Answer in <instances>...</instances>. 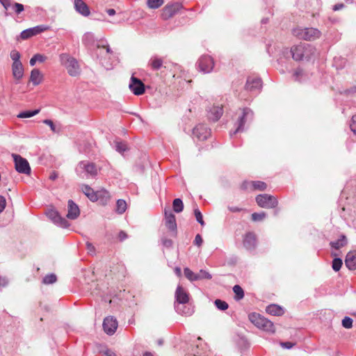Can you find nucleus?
<instances>
[{"label":"nucleus","mask_w":356,"mask_h":356,"mask_svg":"<svg viewBox=\"0 0 356 356\" xmlns=\"http://www.w3.org/2000/svg\"><path fill=\"white\" fill-rule=\"evenodd\" d=\"M197 66L200 72L210 73L214 67L213 59L210 56L203 55L198 59Z\"/></svg>","instance_id":"obj_9"},{"label":"nucleus","mask_w":356,"mask_h":356,"mask_svg":"<svg viewBox=\"0 0 356 356\" xmlns=\"http://www.w3.org/2000/svg\"><path fill=\"white\" fill-rule=\"evenodd\" d=\"M348 243L346 236L341 234L336 241H331L329 245H346Z\"/></svg>","instance_id":"obj_46"},{"label":"nucleus","mask_w":356,"mask_h":356,"mask_svg":"<svg viewBox=\"0 0 356 356\" xmlns=\"http://www.w3.org/2000/svg\"><path fill=\"white\" fill-rule=\"evenodd\" d=\"M173 211L176 213H181L184 209V204L180 198H176L172 202Z\"/></svg>","instance_id":"obj_35"},{"label":"nucleus","mask_w":356,"mask_h":356,"mask_svg":"<svg viewBox=\"0 0 356 356\" xmlns=\"http://www.w3.org/2000/svg\"><path fill=\"white\" fill-rule=\"evenodd\" d=\"M164 3V0H147V5L151 9H156Z\"/></svg>","instance_id":"obj_39"},{"label":"nucleus","mask_w":356,"mask_h":356,"mask_svg":"<svg viewBox=\"0 0 356 356\" xmlns=\"http://www.w3.org/2000/svg\"><path fill=\"white\" fill-rule=\"evenodd\" d=\"M48 29V26L45 25H39L33 28H30L22 31L20 38L22 40H26L32 36L36 35L42 32L45 31Z\"/></svg>","instance_id":"obj_14"},{"label":"nucleus","mask_w":356,"mask_h":356,"mask_svg":"<svg viewBox=\"0 0 356 356\" xmlns=\"http://www.w3.org/2000/svg\"><path fill=\"white\" fill-rule=\"evenodd\" d=\"M8 284V280L6 277L0 275V288L5 287Z\"/></svg>","instance_id":"obj_56"},{"label":"nucleus","mask_w":356,"mask_h":356,"mask_svg":"<svg viewBox=\"0 0 356 356\" xmlns=\"http://www.w3.org/2000/svg\"><path fill=\"white\" fill-rule=\"evenodd\" d=\"M74 8L79 13L85 17L88 16L90 13L89 7L83 0H74Z\"/></svg>","instance_id":"obj_20"},{"label":"nucleus","mask_w":356,"mask_h":356,"mask_svg":"<svg viewBox=\"0 0 356 356\" xmlns=\"http://www.w3.org/2000/svg\"><path fill=\"white\" fill-rule=\"evenodd\" d=\"M252 190H259L264 191L266 189L267 185L265 182L261 181H250Z\"/></svg>","instance_id":"obj_33"},{"label":"nucleus","mask_w":356,"mask_h":356,"mask_svg":"<svg viewBox=\"0 0 356 356\" xmlns=\"http://www.w3.org/2000/svg\"><path fill=\"white\" fill-rule=\"evenodd\" d=\"M97 200L103 205L106 204L111 198L109 192L106 190L97 191Z\"/></svg>","instance_id":"obj_28"},{"label":"nucleus","mask_w":356,"mask_h":356,"mask_svg":"<svg viewBox=\"0 0 356 356\" xmlns=\"http://www.w3.org/2000/svg\"><path fill=\"white\" fill-rule=\"evenodd\" d=\"M12 156L15 162V168L17 172L25 175H29L31 173V167L26 159L16 154H13Z\"/></svg>","instance_id":"obj_8"},{"label":"nucleus","mask_w":356,"mask_h":356,"mask_svg":"<svg viewBox=\"0 0 356 356\" xmlns=\"http://www.w3.org/2000/svg\"><path fill=\"white\" fill-rule=\"evenodd\" d=\"M42 79V75L38 69H33L31 72L30 81L34 86L39 85Z\"/></svg>","instance_id":"obj_26"},{"label":"nucleus","mask_w":356,"mask_h":356,"mask_svg":"<svg viewBox=\"0 0 356 356\" xmlns=\"http://www.w3.org/2000/svg\"><path fill=\"white\" fill-rule=\"evenodd\" d=\"M266 312L270 315L277 316H282L284 313V309L275 304H272L266 307Z\"/></svg>","instance_id":"obj_24"},{"label":"nucleus","mask_w":356,"mask_h":356,"mask_svg":"<svg viewBox=\"0 0 356 356\" xmlns=\"http://www.w3.org/2000/svg\"><path fill=\"white\" fill-rule=\"evenodd\" d=\"M193 135L199 140H204L210 136L211 130L205 124H199L193 129Z\"/></svg>","instance_id":"obj_12"},{"label":"nucleus","mask_w":356,"mask_h":356,"mask_svg":"<svg viewBox=\"0 0 356 356\" xmlns=\"http://www.w3.org/2000/svg\"><path fill=\"white\" fill-rule=\"evenodd\" d=\"M111 271L114 274H118L122 277H124L126 273V268L122 263L118 264L117 266L112 267Z\"/></svg>","instance_id":"obj_36"},{"label":"nucleus","mask_w":356,"mask_h":356,"mask_svg":"<svg viewBox=\"0 0 356 356\" xmlns=\"http://www.w3.org/2000/svg\"><path fill=\"white\" fill-rule=\"evenodd\" d=\"M293 76L295 81L300 82L304 79L305 74L301 68H297L294 71Z\"/></svg>","instance_id":"obj_45"},{"label":"nucleus","mask_w":356,"mask_h":356,"mask_svg":"<svg viewBox=\"0 0 356 356\" xmlns=\"http://www.w3.org/2000/svg\"><path fill=\"white\" fill-rule=\"evenodd\" d=\"M81 189L83 193L90 199V200L92 202L97 201V191H95L88 185H83Z\"/></svg>","instance_id":"obj_25"},{"label":"nucleus","mask_w":356,"mask_h":356,"mask_svg":"<svg viewBox=\"0 0 356 356\" xmlns=\"http://www.w3.org/2000/svg\"><path fill=\"white\" fill-rule=\"evenodd\" d=\"M43 122H44V124H46L49 125V127H50V129H51V130L53 132H56V131H57V130H56V126H55V124H54V122H53L51 120H48V119L44 120L43 121Z\"/></svg>","instance_id":"obj_54"},{"label":"nucleus","mask_w":356,"mask_h":356,"mask_svg":"<svg viewBox=\"0 0 356 356\" xmlns=\"http://www.w3.org/2000/svg\"><path fill=\"white\" fill-rule=\"evenodd\" d=\"M67 217L69 219L74 220L77 218L80 214V210L76 204H75L72 200L68 201L67 204Z\"/></svg>","instance_id":"obj_19"},{"label":"nucleus","mask_w":356,"mask_h":356,"mask_svg":"<svg viewBox=\"0 0 356 356\" xmlns=\"http://www.w3.org/2000/svg\"><path fill=\"white\" fill-rule=\"evenodd\" d=\"M316 52V48L307 43H300L291 48L292 58L296 61L309 60L315 56Z\"/></svg>","instance_id":"obj_1"},{"label":"nucleus","mask_w":356,"mask_h":356,"mask_svg":"<svg viewBox=\"0 0 356 356\" xmlns=\"http://www.w3.org/2000/svg\"><path fill=\"white\" fill-rule=\"evenodd\" d=\"M293 34L297 38L304 40H314L321 36V32L314 28H296Z\"/></svg>","instance_id":"obj_4"},{"label":"nucleus","mask_w":356,"mask_h":356,"mask_svg":"<svg viewBox=\"0 0 356 356\" xmlns=\"http://www.w3.org/2000/svg\"><path fill=\"white\" fill-rule=\"evenodd\" d=\"M343 264L342 260L339 258H334L332 261V269L334 271H339L340 268H341V266Z\"/></svg>","instance_id":"obj_49"},{"label":"nucleus","mask_w":356,"mask_h":356,"mask_svg":"<svg viewBox=\"0 0 356 356\" xmlns=\"http://www.w3.org/2000/svg\"><path fill=\"white\" fill-rule=\"evenodd\" d=\"M115 149L120 153H123L127 150V145L122 141L114 142Z\"/></svg>","instance_id":"obj_41"},{"label":"nucleus","mask_w":356,"mask_h":356,"mask_svg":"<svg viewBox=\"0 0 356 356\" xmlns=\"http://www.w3.org/2000/svg\"><path fill=\"white\" fill-rule=\"evenodd\" d=\"M214 305L219 310L221 311H225L229 307L228 304L225 301L220 299H216L214 301Z\"/></svg>","instance_id":"obj_44"},{"label":"nucleus","mask_w":356,"mask_h":356,"mask_svg":"<svg viewBox=\"0 0 356 356\" xmlns=\"http://www.w3.org/2000/svg\"><path fill=\"white\" fill-rule=\"evenodd\" d=\"M104 49H106L105 54L106 55L112 54V51L110 49V47H109L108 44H107L106 41H101L100 44H97L96 54L99 56V55H101L102 54V51H103Z\"/></svg>","instance_id":"obj_29"},{"label":"nucleus","mask_w":356,"mask_h":356,"mask_svg":"<svg viewBox=\"0 0 356 356\" xmlns=\"http://www.w3.org/2000/svg\"><path fill=\"white\" fill-rule=\"evenodd\" d=\"M0 3L6 10H8L10 6V0H0Z\"/></svg>","instance_id":"obj_61"},{"label":"nucleus","mask_w":356,"mask_h":356,"mask_svg":"<svg viewBox=\"0 0 356 356\" xmlns=\"http://www.w3.org/2000/svg\"><path fill=\"white\" fill-rule=\"evenodd\" d=\"M294 345H295V343H293L292 342H289V341L281 343V346L284 348H286V349L291 348Z\"/></svg>","instance_id":"obj_57"},{"label":"nucleus","mask_w":356,"mask_h":356,"mask_svg":"<svg viewBox=\"0 0 356 356\" xmlns=\"http://www.w3.org/2000/svg\"><path fill=\"white\" fill-rule=\"evenodd\" d=\"M60 61L71 76H76L81 72L79 64L76 58L67 54L60 55Z\"/></svg>","instance_id":"obj_2"},{"label":"nucleus","mask_w":356,"mask_h":356,"mask_svg":"<svg viewBox=\"0 0 356 356\" xmlns=\"http://www.w3.org/2000/svg\"><path fill=\"white\" fill-rule=\"evenodd\" d=\"M12 73L13 77L19 81L24 76V67L22 63H15L12 64Z\"/></svg>","instance_id":"obj_22"},{"label":"nucleus","mask_w":356,"mask_h":356,"mask_svg":"<svg viewBox=\"0 0 356 356\" xmlns=\"http://www.w3.org/2000/svg\"><path fill=\"white\" fill-rule=\"evenodd\" d=\"M261 79L257 77H248L245 84L246 90L250 92H259L261 88Z\"/></svg>","instance_id":"obj_17"},{"label":"nucleus","mask_w":356,"mask_h":356,"mask_svg":"<svg viewBox=\"0 0 356 356\" xmlns=\"http://www.w3.org/2000/svg\"><path fill=\"white\" fill-rule=\"evenodd\" d=\"M46 214L48 218L56 225L62 228H67L70 226V222L65 218L61 217L57 211L49 209Z\"/></svg>","instance_id":"obj_10"},{"label":"nucleus","mask_w":356,"mask_h":356,"mask_svg":"<svg viewBox=\"0 0 356 356\" xmlns=\"http://www.w3.org/2000/svg\"><path fill=\"white\" fill-rule=\"evenodd\" d=\"M202 242L203 240L202 236L200 234H197L194 240L195 245H201Z\"/></svg>","instance_id":"obj_62"},{"label":"nucleus","mask_w":356,"mask_h":356,"mask_svg":"<svg viewBox=\"0 0 356 356\" xmlns=\"http://www.w3.org/2000/svg\"><path fill=\"white\" fill-rule=\"evenodd\" d=\"M223 113V109L220 106H213L209 113V118L212 121H218Z\"/></svg>","instance_id":"obj_23"},{"label":"nucleus","mask_w":356,"mask_h":356,"mask_svg":"<svg viewBox=\"0 0 356 356\" xmlns=\"http://www.w3.org/2000/svg\"><path fill=\"white\" fill-rule=\"evenodd\" d=\"M77 175L82 178L95 177L97 175L98 169L96 165L88 161H81L76 168Z\"/></svg>","instance_id":"obj_5"},{"label":"nucleus","mask_w":356,"mask_h":356,"mask_svg":"<svg viewBox=\"0 0 356 356\" xmlns=\"http://www.w3.org/2000/svg\"><path fill=\"white\" fill-rule=\"evenodd\" d=\"M175 309L177 313L181 315L191 316L193 313L192 308L185 306L184 305H177Z\"/></svg>","instance_id":"obj_30"},{"label":"nucleus","mask_w":356,"mask_h":356,"mask_svg":"<svg viewBox=\"0 0 356 356\" xmlns=\"http://www.w3.org/2000/svg\"><path fill=\"white\" fill-rule=\"evenodd\" d=\"M46 60V56L44 55L36 54L30 60V65L34 66L36 62L43 63Z\"/></svg>","instance_id":"obj_40"},{"label":"nucleus","mask_w":356,"mask_h":356,"mask_svg":"<svg viewBox=\"0 0 356 356\" xmlns=\"http://www.w3.org/2000/svg\"><path fill=\"white\" fill-rule=\"evenodd\" d=\"M103 328L104 332L109 335L113 334L118 327V322L113 316H108L104 319Z\"/></svg>","instance_id":"obj_16"},{"label":"nucleus","mask_w":356,"mask_h":356,"mask_svg":"<svg viewBox=\"0 0 356 356\" xmlns=\"http://www.w3.org/2000/svg\"><path fill=\"white\" fill-rule=\"evenodd\" d=\"M13 8L17 14L21 13L24 10V6L19 3H15Z\"/></svg>","instance_id":"obj_53"},{"label":"nucleus","mask_w":356,"mask_h":356,"mask_svg":"<svg viewBox=\"0 0 356 356\" xmlns=\"http://www.w3.org/2000/svg\"><path fill=\"white\" fill-rule=\"evenodd\" d=\"M102 353L104 354V356H117L113 351L108 348H106L104 350H102Z\"/></svg>","instance_id":"obj_59"},{"label":"nucleus","mask_w":356,"mask_h":356,"mask_svg":"<svg viewBox=\"0 0 356 356\" xmlns=\"http://www.w3.org/2000/svg\"><path fill=\"white\" fill-rule=\"evenodd\" d=\"M211 278H212L211 275L206 270H200V272L198 273H197V280H204V279L211 280Z\"/></svg>","instance_id":"obj_47"},{"label":"nucleus","mask_w":356,"mask_h":356,"mask_svg":"<svg viewBox=\"0 0 356 356\" xmlns=\"http://www.w3.org/2000/svg\"><path fill=\"white\" fill-rule=\"evenodd\" d=\"M20 57H21V55H20L19 52L17 51V50L14 49L10 51V58L13 60V63H22L20 61Z\"/></svg>","instance_id":"obj_50"},{"label":"nucleus","mask_w":356,"mask_h":356,"mask_svg":"<svg viewBox=\"0 0 356 356\" xmlns=\"http://www.w3.org/2000/svg\"><path fill=\"white\" fill-rule=\"evenodd\" d=\"M177 305H184L189 300L188 293L181 286H178L175 291Z\"/></svg>","instance_id":"obj_18"},{"label":"nucleus","mask_w":356,"mask_h":356,"mask_svg":"<svg viewBox=\"0 0 356 356\" xmlns=\"http://www.w3.org/2000/svg\"><path fill=\"white\" fill-rule=\"evenodd\" d=\"M350 127L354 134L356 135V115L353 116Z\"/></svg>","instance_id":"obj_55"},{"label":"nucleus","mask_w":356,"mask_h":356,"mask_svg":"<svg viewBox=\"0 0 356 356\" xmlns=\"http://www.w3.org/2000/svg\"><path fill=\"white\" fill-rule=\"evenodd\" d=\"M256 243V235L253 232H248L245 235L243 239L244 245H254Z\"/></svg>","instance_id":"obj_34"},{"label":"nucleus","mask_w":356,"mask_h":356,"mask_svg":"<svg viewBox=\"0 0 356 356\" xmlns=\"http://www.w3.org/2000/svg\"><path fill=\"white\" fill-rule=\"evenodd\" d=\"M241 188L243 190H252L250 181H243L241 184Z\"/></svg>","instance_id":"obj_60"},{"label":"nucleus","mask_w":356,"mask_h":356,"mask_svg":"<svg viewBox=\"0 0 356 356\" xmlns=\"http://www.w3.org/2000/svg\"><path fill=\"white\" fill-rule=\"evenodd\" d=\"M6 207V199L0 195V213H1Z\"/></svg>","instance_id":"obj_58"},{"label":"nucleus","mask_w":356,"mask_h":356,"mask_svg":"<svg viewBox=\"0 0 356 356\" xmlns=\"http://www.w3.org/2000/svg\"><path fill=\"white\" fill-rule=\"evenodd\" d=\"M83 43L88 47H92L95 45V39L92 33H86L82 38Z\"/></svg>","instance_id":"obj_27"},{"label":"nucleus","mask_w":356,"mask_h":356,"mask_svg":"<svg viewBox=\"0 0 356 356\" xmlns=\"http://www.w3.org/2000/svg\"><path fill=\"white\" fill-rule=\"evenodd\" d=\"M342 325L346 329H350L353 326V319L348 316H346L342 320Z\"/></svg>","instance_id":"obj_52"},{"label":"nucleus","mask_w":356,"mask_h":356,"mask_svg":"<svg viewBox=\"0 0 356 356\" xmlns=\"http://www.w3.org/2000/svg\"><path fill=\"white\" fill-rule=\"evenodd\" d=\"M164 215L165 227L170 231L175 232L177 231V222L175 214L170 209H165Z\"/></svg>","instance_id":"obj_15"},{"label":"nucleus","mask_w":356,"mask_h":356,"mask_svg":"<svg viewBox=\"0 0 356 356\" xmlns=\"http://www.w3.org/2000/svg\"><path fill=\"white\" fill-rule=\"evenodd\" d=\"M129 88L135 95H141L145 92V85L142 81L134 76L131 77Z\"/></svg>","instance_id":"obj_13"},{"label":"nucleus","mask_w":356,"mask_h":356,"mask_svg":"<svg viewBox=\"0 0 356 356\" xmlns=\"http://www.w3.org/2000/svg\"><path fill=\"white\" fill-rule=\"evenodd\" d=\"M181 8V5L178 3L172 4H167L163 9L161 13V17L164 20H167L176 15L178 11Z\"/></svg>","instance_id":"obj_11"},{"label":"nucleus","mask_w":356,"mask_h":356,"mask_svg":"<svg viewBox=\"0 0 356 356\" xmlns=\"http://www.w3.org/2000/svg\"><path fill=\"white\" fill-rule=\"evenodd\" d=\"M127 205L125 200L120 199L117 200L115 211L119 214H122L125 212Z\"/></svg>","instance_id":"obj_32"},{"label":"nucleus","mask_w":356,"mask_h":356,"mask_svg":"<svg viewBox=\"0 0 356 356\" xmlns=\"http://www.w3.org/2000/svg\"><path fill=\"white\" fill-rule=\"evenodd\" d=\"M266 217V213L264 211L260 213H253L251 218L253 221H261Z\"/></svg>","instance_id":"obj_48"},{"label":"nucleus","mask_w":356,"mask_h":356,"mask_svg":"<svg viewBox=\"0 0 356 356\" xmlns=\"http://www.w3.org/2000/svg\"><path fill=\"white\" fill-rule=\"evenodd\" d=\"M57 277L56 275L54 273L47 275L42 280V282L44 284H51L56 282Z\"/></svg>","instance_id":"obj_43"},{"label":"nucleus","mask_w":356,"mask_h":356,"mask_svg":"<svg viewBox=\"0 0 356 356\" xmlns=\"http://www.w3.org/2000/svg\"><path fill=\"white\" fill-rule=\"evenodd\" d=\"M194 215L195 216L196 220L201 225H204V222L203 220V217L201 211L197 209H194Z\"/></svg>","instance_id":"obj_51"},{"label":"nucleus","mask_w":356,"mask_h":356,"mask_svg":"<svg viewBox=\"0 0 356 356\" xmlns=\"http://www.w3.org/2000/svg\"><path fill=\"white\" fill-rule=\"evenodd\" d=\"M345 264L350 270L356 269V251H350L347 254Z\"/></svg>","instance_id":"obj_21"},{"label":"nucleus","mask_w":356,"mask_h":356,"mask_svg":"<svg viewBox=\"0 0 356 356\" xmlns=\"http://www.w3.org/2000/svg\"><path fill=\"white\" fill-rule=\"evenodd\" d=\"M127 234L123 231H121L118 234V237L120 242L123 241L125 238H127Z\"/></svg>","instance_id":"obj_63"},{"label":"nucleus","mask_w":356,"mask_h":356,"mask_svg":"<svg viewBox=\"0 0 356 356\" xmlns=\"http://www.w3.org/2000/svg\"><path fill=\"white\" fill-rule=\"evenodd\" d=\"M163 63L162 58L154 56L150 59L149 65L154 70H158L163 65Z\"/></svg>","instance_id":"obj_31"},{"label":"nucleus","mask_w":356,"mask_h":356,"mask_svg":"<svg viewBox=\"0 0 356 356\" xmlns=\"http://www.w3.org/2000/svg\"><path fill=\"white\" fill-rule=\"evenodd\" d=\"M88 253L93 255L95 252V246H87Z\"/></svg>","instance_id":"obj_64"},{"label":"nucleus","mask_w":356,"mask_h":356,"mask_svg":"<svg viewBox=\"0 0 356 356\" xmlns=\"http://www.w3.org/2000/svg\"><path fill=\"white\" fill-rule=\"evenodd\" d=\"M233 291L235 294L234 299L236 300H240L244 297L243 289L239 285H235L233 287Z\"/></svg>","instance_id":"obj_37"},{"label":"nucleus","mask_w":356,"mask_h":356,"mask_svg":"<svg viewBox=\"0 0 356 356\" xmlns=\"http://www.w3.org/2000/svg\"><path fill=\"white\" fill-rule=\"evenodd\" d=\"M40 112L39 109H36L34 111H24L22 112H20L17 115V118H31L35 115H37Z\"/></svg>","instance_id":"obj_38"},{"label":"nucleus","mask_w":356,"mask_h":356,"mask_svg":"<svg viewBox=\"0 0 356 356\" xmlns=\"http://www.w3.org/2000/svg\"><path fill=\"white\" fill-rule=\"evenodd\" d=\"M255 200L260 207L265 209H273L278 204V201L275 196L266 193L258 195Z\"/></svg>","instance_id":"obj_7"},{"label":"nucleus","mask_w":356,"mask_h":356,"mask_svg":"<svg viewBox=\"0 0 356 356\" xmlns=\"http://www.w3.org/2000/svg\"><path fill=\"white\" fill-rule=\"evenodd\" d=\"M249 319L255 326L259 329L269 332H275V326L273 323L270 320L259 314H250L249 315Z\"/></svg>","instance_id":"obj_3"},{"label":"nucleus","mask_w":356,"mask_h":356,"mask_svg":"<svg viewBox=\"0 0 356 356\" xmlns=\"http://www.w3.org/2000/svg\"><path fill=\"white\" fill-rule=\"evenodd\" d=\"M254 118V113L249 108H244L242 109L241 115H240L236 121L235 125L236 126V129L233 132H230V135L236 134L238 132L244 131V126L245 123L252 122Z\"/></svg>","instance_id":"obj_6"},{"label":"nucleus","mask_w":356,"mask_h":356,"mask_svg":"<svg viewBox=\"0 0 356 356\" xmlns=\"http://www.w3.org/2000/svg\"><path fill=\"white\" fill-rule=\"evenodd\" d=\"M184 273L185 277L190 281H196L197 280V273H194L190 268H185L184 269Z\"/></svg>","instance_id":"obj_42"}]
</instances>
